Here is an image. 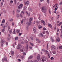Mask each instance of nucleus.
I'll list each match as a JSON object with an SVG mask.
<instances>
[{
  "label": "nucleus",
  "mask_w": 62,
  "mask_h": 62,
  "mask_svg": "<svg viewBox=\"0 0 62 62\" xmlns=\"http://www.w3.org/2000/svg\"><path fill=\"white\" fill-rule=\"evenodd\" d=\"M40 62H47V59L46 58L44 57L40 59Z\"/></svg>",
  "instance_id": "1"
},
{
  "label": "nucleus",
  "mask_w": 62,
  "mask_h": 62,
  "mask_svg": "<svg viewBox=\"0 0 62 62\" xmlns=\"http://www.w3.org/2000/svg\"><path fill=\"white\" fill-rule=\"evenodd\" d=\"M41 10L44 13H46V8L45 6L42 7L41 8Z\"/></svg>",
  "instance_id": "2"
},
{
  "label": "nucleus",
  "mask_w": 62,
  "mask_h": 62,
  "mask_svg": "<svg viewBox=\"0 0 62 62\" xmlns=\"http://www.w3.org/2000/svg\"><path fill=\"white\" fill-rule=\"evenodd\" d=\"M33 20V18H30L29 22H27V24H31V21H32Z\"/></svg>",
  "instance_id": "3"
},
{
  "label": "nucleus",
  "mask_w": 62,
  "mask_h": 62,
  "mask_svg": "<svg viewBox=\"0 0 62 62\" xmlns=\"http://www.w3.org/2000/svg\"><path fill=\"white\" fill-rule=\"evenodd\" d=\"M7 58L6 56H5L4 57V58L2 59V61L4 62V61H7Z\"/></svg>",
  "instance_id": "4"
},
{
  "label": "nucleus",
  "mask_w": 62,
  "mask_h": 62,
  "mask_svg": "<svg viewBox=\"0 0 62 62\" xmlns=\"http://www.w3.org/2000/svg\"><path fill=\"white\" fill-rule=\"evenodd\" d=\"M19 52H23L24 51V49L23 47H21V48L19 50Z\"/></svg>",
  "instance_id": "5"
},
{
  "label": "nucleus",
  "mask_w": 62,
  "mask_h": 62,
  "mask_svg": "<svg viewBox=\"0 0 62 62\" xmlns=\"http://www.w3.org/2000/svg\"><path fill=\"white\" fill-rule=\"evenodd\" d=\"M5 42V41L4 40H1V47H3V44H4V43Z\"/></svg>",
  "instance_id": "6"
},
{
  "label": "nucleus",
  "mask_w": 62,
  "mask_h": 62,
  "mask_svg": "<svg viewBox=\"0 0 62 62\" xmlns=\"http://www.w3.org/2000/svg\"><path fill=\"white\" fill-rule=\"evenodd\" d=\"M51 50L53 51V50H55V49H56V47L55 46H54V45H53L51 46Z\"/></svg>",
  "instance_id": "7"
},
{
  "label": "nucleus",
  "mask_w": 62,
  "mask_h": 62,
  "mask_svg": "<svg viewBox=\"0 0 62 62\" xmlns=\"http://www.w3.org/2000/svg\"><path fill=\"white\" fill-rule=\"evenodd\" d=\"M21 44H18L17 47V49H20L21 48Z\"/></svg>",
  "instance_id": "8"
},
{
  "label": "nucleus",
  "mask_w": 62,
  "mask_h": 62,
  "mask_svg": "<svg viewBox=\"0 0 62 62\" xmlns=\"http://www.w3.org/2000/svg\"><path fill=\"white\" fill-rule=\"evenodd\" d=\"M23 4H21L20 5L18 6V8H19V9L21 8L22 7H23Z\"/></svg>",
  "instance_id": "9"
},
{
  "label": "nucleus",
  "mask_w": 62,
  "mask_h": 62,
  "mask_svg": "<svg viewBox=\"0 0 62 62\" xmlns=\"http://www.w3.org/2000/svg\"><path fill=\"white\" fill-rule=\"evenodd\" d=\"M56 42H59L60 41V38L58 37H57L56 40Z\"/></svg>",
  "instance_id": "10"
},
{
  "label": "nucleus",
  "mask_w": 62,
  "mask_h": 62,
  "mask_svg": "<svg viewBox=\"0 0 62 62\" xmlns=\"http://www.w3.org/2000/svg\"><path fill=\"white\" fill-rule=\"evenodd\" d=\"M37 59L38 60V61H39V59H40V55H39L37 56Z\"/></svg>",
  "instance_id": "11"
},
{
  "label": "nucleus",
  "mask_w": 62,
  "mask_h": 62,
  "mask_svg": "<svg viewBox=\"0 0 62 62\" xmlns=\"http://www.w3.org/2000/svg\"><path fill=\"white\" fill-rule=\"evenodd\" d=\"M29 4V1H28L25 2V4L26 5H28Z\"/></svg>",
  "instance_id": "12"
},
{
  "label": "nucleus",
  "mask_w": 62,
  "mask_h": 62,
  "mask_svg": "<svg viewBox=\"0 0 62 62\" xmlns=\"http://www.w3.org/2000/svg\"><path fill=\"white\" fill-rule=\"evenodd\" d=\"M4 27H3V26H2L3 27H4V28L3 29H2V32H4V31L5 30V26L4 25Z\"/></svg>",
  "instance_id": "13"
},
{
  "label": "nucleus",
  "mask_w": 62,
  "mask_h": 62,
  "mask_svg": "<svg viewBox=\"0 0 62 62\" xmlns=\"http://www.w3.org/2000/svg\"><path fill=\"white\" fill-rule=\"evenodd\" d=\"M41 23H43V24L44 25H45V22H44V21L43 20H42L41 21Z\"/></svg>",
  "instance_id": "14"
},
{
  "label": "nucleus",
  "mask_w": 62,
  "mask_h": 62,
  "mask_svg": "<svg viewBox=\"0 0 62 62\" xmlns=\"http://www.w3.org/2000/svg\"><path fill=\"white\" fill-rule=\"evenodd\" d=\"M48 27H49L51 28V29H52V25H51V24H48Z\"/></svg>",
  "instance_id": "15"
},
{
  "label": "nucleus",
  "mask_w": 62,
  "mask_h": 62,
  "mask_svg": "<svg viewBox=\"0 0 62 62\" xmlns=\"http://www.w3.org/2000/svg\"><path fill=\"white\" fill-rule=\"evenodd\" d=\"M26 14H27L28 16H30V13H28V12L27 11L26 12Z\"/></svg>",
  "instance_id": "16"
},
{
  "label": "nucleus",
  "mask_w": 62,
  "mask_h": 62,
  "mask_svg": "<svg viewBox=\"0 0 62 62\" xmlns=\"http://www.w3.org/2000/svg\"><path fill=\"white\" fill-rule=\"evenodd\" d=\"M36 23H37V25H38L39 23H40V21H36Z\"/></svg>",
  "instance_id": "17"
},
{
  "label": "nucleus",
  "mask_w": 62,
  "mask_h": 62,
  "mask_svg": "<svg viewBox=\"0 0 62 62\" xmlns=\"http://www.w3.org/2000/svg\"><path fill=\"white\" fill-rule=\"evenodd\" d=\"M13 34H16L15 29L13 32Z\"/></svg>",
  "instance_id": "18"
},
{
  "label": "nucleus",
  "mask_w": 62,
  "mask_h": 62,
  "mask_svg": "<svg viewBox=\"0 0 62 62\" xmlns=\"http://www.w3.org/2000/svg\"><path fill=\"white\" fill-rule=\"evenodd\" d=\"M36 27H34L33 29V31H34V33H35V32H36Z\"/></svg>",
  "instance_id": "19"
},
{
  "label": "nucleus",
  "mask_w": 62,
  "mask_h": 62,
  "mask_svg": "<svg viewBox=\"0 0 62 62\" xmlns=\"http://www.w3.org/2000/svg\"><path fill=\"white\" fill-rule=\"evenodd\" d=\"M12 30L11 29L9 31V34H12Z\"/></svg>",
  "instance_id": "20"
},
{
  "label": "nucleus",
  "mask_w": 62,
  "mask_h": 62,
  "mask_svg": "<svg viewBox=\"0 0 62 62\" xmlns=\"http://www.w3.org/2000/svg\"><path fill=\"white\" fill-rule=\"evenodd\" d=\"M11 52L12 55H14V51H11Z\"/></svg>",
  "instance_id": "21"
},
{
  "label": "nucleus",
  "mask_w": 62,
  "mask_h": 62,
  "mask_svg": "<svg viewBox=\"0 0 62 62\" xmlns=\"http://www.w3.org/2000/svg\"><path fill=\"white\" fill-rule=\"evenodd\" d=\"M28 44H27V46H26L25 47V48L27 50L28 49Z\"/></svg>",
  "instance_id": "22"
},
{
  "label": "nucleus",
  "mask_w": 62,
  "mask_h": 62,
  "mask_svg": "<svg viewBox=\"0 0 62 62\" xmlns=\"http://www.w3.org/2000/svg\"><path fill=\"white\" fill-rule=\"evenodd\" d=\"M50 39H51V40L52 41V42H54V39H53V38H52V37H51L50 38Z\"/></svg>",
  "instance_id": "23"
},
{
  "label": "nucleus",
  "mask_w": 62,
  "mask_h": 62,
  "mask_svg": "<svg viewBox=\"0 0 62 62\" xmlns=\"http://www.w3.org/2000/svg\"><path fill=\"white\" fill-rule=\"evenodd\" d=\"M42 28V26H41V25H39L38 26V28L39 29L41 28Z\"/></svg>",
  "instance_id": "24"
},
{
  "label": "nucleus",
  "mask_w": 62,
  "mask_h": 62,
  "mask_svg": "<svg viewBox=\"0 0 62 62\" xmlns=\"http://www.w3.org/2000/svg\"><path fill=\"white\" fill-rule=\"evenodd\" d=\"M21 59L22 60H23L24 58V56L23 55L21 56Z\"/></svg>",
  "instance_id": "25"
},
{
  "label": "nucleus",
  "mask_w": 62,
  "mask_h": 62,
  "mask_svg": "<svg viewBox=\"0 0 62 62\" xmlns=\"http://www.w3.org/2000/svg\"><path fill=\"white\" fill-rule=\"evenodd\" d=\"M62 23V22H61L59 24H57V25L58 26H60V25H61Z\"/></svg>",
  "instance_id": "26"
},
{
  "label": "nucleus",
  "mask_w": 62,
  "mask_h": 62,
  "mask_svg": "<svg viewBox=\"0 0 62 62\" xmlns=\"http://www.w3.org/2000/svg\"><path fill=\"white\" fill-rule=\"evenodd\" d=\"M24 14V12H23V11H22L21 12V14L22 15H23Z\"/></svg>",
  "instance_id": "27"
},
{
  "label": "nucleus",
  "mask_w": 62,
  "mask_h": 62,
  "mask_svg": "<svg viewBox=\"0 0 62 62\" xmlns=\"http://www.w3.org/2000/svg\"><path fill=\"white\" fill-rule=\"evenodd\" d=\"M29 10L30 11H32V9L31 8H29Z\"/></svg>",
  "instance_id": "28"
},
{
  "label": "nucleus",
  "mask_w": 62,
  "mask_h": 62,
  "mask_svg": "<svg viewBox=\"0 0 62 62\" xmlns=\"http://www.w3.org/2000/svg\"><path fill=\"white\" fill-rule=\"evenodd\" d=\"M57 8H58L57 7V6H56V7H55L54 9V10L55 11H56V10H57Z\"/></svg>",
  "instance_id": "29"
},
{
  "label": "nucleus",
  "mask_w": 62,
  "mask_h": 62,
  "mask_svg": "<svg viewBox=\"0 0 62 62\" xmlns=\"http://www.w3.org/2000/svg\"><path fill=\"white\" fill-rule=\"evenodd\" d=\"M13 20V18H11L9 19V21L10 22H12Z\"/></svg>",
  "instance_id": "30"
},
{
  "label": "nucleus",
  "mask_w": 62,
  "mask_h": 62,
  "mask_svg": "<svg viewBox=\"0 0 62 62\" xmlns=\"http://www.w3.org/2000/svg\"><path fill=\"white\" fill-rule=\"evenodd\" d=\"M59 48L60 49H62V46L61 45L60 46H59Z\"/></svg>",
  "instance_id": "31"
},
{
  "label": "nucleus",
  "mask_w": 62,
  "mask_h": 62,
  "mask_svg": "<svg viewBox=\"0 0 62 62\" xmlns=\"http://www.w3.org/2000/svg\"><path fill=\"white\" fill-rule=\"evenodd\" d=\"M33 57V56H30L29 57V59H31V58H32Z\"/></svg>",
  "instance_id": "32"
},
{
  "label": "nucleus",
  "mask_w": 62,
  "mask_h": 62,
  "mask_svg": "<svg viewBox=\"0 0 62 62\" xmlns=\"http://www.w3.org/2000/svg\"><path fill=\"white\" fill-rule=\"evenodd\" d=\"M5 19H3L2 21V23H5Z\"/></svg>",
  "instance_id": "33"
},
{
  "label": "nucleus",
  "mask_w": 62,
  "mask_h": 62,
  "mask_svg": "<svg viewBox=\"0 0 62 62\" xmlns=\"http://www.w3.org/2000/svg\"><path fill=\"white\" fill-rule=\"evenodd\" d=\"M30 44H31V46H34V44H33V43L31 42H30Z\"/></svg>",
  "instance_id": "34"
},
{
  "label": "nucleus",
  "mask_w": 62,
  "mask_h": 62,
  "mask_svg": "<svg viewBox=\"0 0 62 62\" xmlns=\"http://www.w3.org/2000/svg\"><path fill=\"white\" fill-rule=\"evenodd\" d=\"M3 11L4 13H6L7 12V11H6L4 9H3Z\"/></svg>",
  "instance_id": "35"
},
{
  "label": "nucleus",
  "mask_w": 62,
  "mask_h": 62,
  "mask_svg": "<svg viewBox=\"0 0 62 62\" xmlns=\"http://www.w3.org/2000/svg\"><path fill=\"white\" fill-rule=\"evenodd\" d=\"M12 26H14V22H12Z\"/></svg>",
  "instance_id": "36"
},
{
  "label": "nucleus",
  "mask_w": 62,
  "mask_h": 62,
  "mask_svg": "<svg viewBox=\"0 0 62 62\" xmlns=\"http://www.w3.org/2000/svg\"><path fill=\"white\" fill-rule=\"evenodd\" d=\"M18 37H16L15 39L16 40H18Z\"/></svg>",
  "instance_id": "37"
},
{
  "label": "nucleus",
  "mask_w": 62,
  "mask_h": 62,
  "mask_svg": "<svg viewBox=\"0 0 62 62\" xmlns=\"http://www.w3.org/2000/svg\"><path fill=\"white\" fill-rule=\"evenodd\" d=\"M49 0H47V4H49L50 3V2H49Z\"/></svg>",
  "instance_id": "38"
},
{
  "label": "nucleus",
  "mask_w": 62,
  "mask_h": 62,
  "mask_svg": "<svg viewBox=\"0 0 62 62\" xmlns=\"http://www.w3.org/2000/svg\"><path fill=\"white\" fill-rule=\"evenodd\" d=\"M25 43L26 44H27L28 43H27V42H28L27 40H25Z\"/></svg>",
  "instance_id": "39"
},
{
  "label": "nucleus",
  "mask_w": 62,
  "mask_h": 62,
  "mask_svg": "<svg viewBox=\"0 0 62 62\" xmlns=\"http://www.w3.org/2000/svg\"><path fill=\"white\" fill-rule=\"evenodd\" d=\"M50 59L51 60H54V58L53 57H51L50 58Z\"/></svg>",
  "instance_id": "40"
},
{
  "label": "nucleus",
  "mask_w": 62,
  "mask_h": 62,
  "mask_svg": "<svg viewBox=\"0 0 62 62\" xmlns=\"http://www.w3.org/2000/svg\"><path fill=\"white\" fill-rule=\"evenodd\" d=\"M16 12H17V13H19V12H20V10H17L16 11Z\"/></svg>",
  "instance_id": "41"
},
{
  "label": "nucleus",
  "mask_w": 62,
  "mask_h": 62,
  "mask_svg": "<svg viewBox=\"0 0 62 62\" xmlns=\"http://www.w3.org/2000/svg\"><path fill=\"white\" fill-rule=\"evenodd\" d=\"M49 12L50 14H52V12L50 10H49Z\"/></svg>",
  "instance_id": "42"
},
{
  "label": "nucleus",
  "mask_w": 62,
  "mask_h": 62,
  "mask_svg": "<svg viewBox=\"0 0 62 62\" xmlns=\"http://www.w3.org/2000/svg\"><path fill=\"white\" fill-rule=\"evenodd\" d=\"M13 1H12V0H11L10 1V4H12V3H13Z\"/></svg>",
  "instance_id": "43"
},
{
  "label": "nucleus",
  "mask_w": 62,
  "mask_h": 62,
  "mask_svg": "<svg viewBox=\"0 0 62 62\" xmlns=\"http://www.w3.org/2000/svg\"><path fill=\"white\" fill-rule=\"evenodd\" d=\"M40 36L41 37H43V34L42 33L40 34Z\"/></svg>",
  "instance_id": "44"
},
{
  "label": "nucleus",
  "mask_w": 62,
  "mask_h": 62,
  "mask_svg": "<svg viewBox=\"0 0 62 62\" xmlns=\"http://www.w3.org/2000/svg\"><path fill=\"white\" fill-rule=\"evenodd\" d=\"M9 29H10V26H8V31H9Z\"/></svg>",
  "instance_id": "45"
},
{
  "label": "nucleus",
  "mask_w": 62,
  "mask_h": 62,
  "mask_svg": "<svg viewBox=\"0 0 62 62\" xmlns=\"http://www.w3.org/2000/svg\"><path fill=\"white\" fill-rule=\"evenodd\" d=\"M16 17H17V18L20 17V15H19V14H18L17 15V16Z\"/></svg>",
  "instance_id": "46"
},
{
  "label": "nucleus",
  "mask_w": 62,
  "mask_h": 62,
  "mask_svg": "<svg viewBox=\"0 0 62 62\" xmlns=\"http://www.w3.org/2000/svg\"><path fill=\"white\" fill-rule=\"evenodd\" d=\"M53 53L54 54H56V52L53 51Z\"/></svg>",
  "instance_id": "47"
},
{
  "label": "nucleus",
  "mask_w": 62,
  "mask_h": 62,
  "mask_svg": "<svg viewBox=\"0 0 62 62\" xmlns=\"http://www.w3.org/2000/svg\"><path fill=\"white\" fill-rule=\"evenodd\" d=\"M57 5H56V4H55V5L54 6H53V8H54V7H56V6H57Z\"/></svg>",
  "instance_id": "48"
},
{
  "label": "nucleus",
  "mask_w": 62,
  "mask_h": 62,
  "mask_svg": "<svg viewBox=\"0 0 62 62\" xmlns=\"http://www.w3.org/2000/svg\"><path fill=\"white\" fill-rule=\"evenodd\" d=\"M49 44V43H48L47 44V49H48V45Z\"/></svg>",
  "instance_id": "49"
},
{
  "label": "nucleus",
  "mask_w": 62,
  "mask_h": 62,
  "mask_svg": "<svg viewBox=\"0 0 62 62\" xmlns=\"http://www.w3.org/2000/svg\"><path fill=\"white\" fill-rule=\"evenodd\" d=\"M39 40L37 39V38L36 39V40L37 41H38Z\"/></svg>",
  "instance_id": "50"
},
{
  "label": "nucleus",
  "mask_w": 62,
  "mask_h": 62,
  "mask_svg": "<svg viewBox=\"0 0 62 62\" xmlns=\"http://www.w3.org/2000/svg\"><path fill=\"white\" fill-rule=\"evenodd\" d=\"M46 30V28H43V30Z\"/></svg>",
  "instance_id": "51"
},
{
  "label": "nucleus",
  "mask_w": 62,
  "mask_h": 62,
  "mask_svg": "<svg viewBox=\"0 0 62 62\" xmlns=\"http://www.w3.org/2000/svg\"><path fill=\"white\" fill-rule=\"evenodd\" d=\"M17 33H20V30H18L17 31Z\"/></svg>",
  "instance_id": "52"
},
{
  "label": "nucleus",
  "mask_w": 62,
  "mask_h": 62,
  "mask_svg": "<svg viewBox=\"0 0 62 62\" xmlns=\"http://www.w3.org/2000/svg\"><path fill=\"white\" fill-rule=\"evenodd\" d=\"M1 6H3V2H1Z\"/></svg>",
  "instance_id": "53"
},
{
  "label": "nucleus",
  "mask_w": 62,
  "mask_h": 62,
  "mask_svg": "<svg viewBox=\"0 0 62 62\" xmlns=\"http://www.w3.org/2000/svg\"><path fill=\"white\" fill-rule=\"evenodd\" d=\"M29 48L30 49H32V47H31L30 46H29Z\"/></svg>",
  "instance_id": "54"
},
{
  "label": "nucleus",
  "mask_w": 62,
  "mask_h": 62,
  "mask_svg": "<svg viewBox=\"0 0 62 62\" xmlns=\"http://www.w3.org/2000/svg\"><path fill=\"white\" fill-rule=\"evenodd\" d=\"M22 34V33H19V35H18L19 36H20L21 35V34Z\"/></svg>",
  "instance_id": "55"
},
{
  "label": "nucleus",
  "mask_w": 62,
  "mask_h": 62,
  "mask_svg": "<svg viewBox=\"0 0 62 62\" xmlns=\"http://www.w3.org/2000/svg\"><path fill=\"white\" fill-rule=\"evenodd\" d=\"M14 1H15V3L16 5V0H14Z\"/></svg>",
  "instance_id": "56"
},
{
  "label": "nucleus",
  "mask_w": 62,
  "mask_h": 62,
  "mask_svg": "<svg viewBox=\"0 0 62 62\" xmlns=\"http://www.w3.org/2000/svg\"><path fill=\"white\" fill-rule=\"evenodd\" d=\"M23 55H26V53H23Z\"/></svg>",
  "instance_id": "57"
},
{
  "label": "nucleus",
  "mask_w": 62,
  "mask_h": 62,
  "mask_svg": "<svg viewBox=\"0 0 62 62\" xmlns=\"http://www.w3.org/2000/svg\"><path fill=\"white\" fill-rule=\"evenodd\" d=\"M44 0H40V2H42V1H43Z\"/></svg>",
  "instance_id": "58"
},
{
  "label": "nucleus",
  "mask_w": 62,
  "mask_h": 62,
  "mask_svg": "<svg viewBox=\"0 0 62 62\" xmlns=\"http://www.w3.org/2000/svg\"><path fill=\"white\" fill-rule=\"evenodd\" d=\"M46 33L48 34V35H49V32H48V31H46Z\"/></svg>",
  "instance_id": "59"
},
{
  "label": "nucleus",
  "mask_w": 62,
  "mask_h": 62,
  "mask_svg": "<svg viewBox=\"0 0 62 62\" xmlns=\"http://www.w3.org/2000/svg\"><path fill=\"white\" fill-rule=\"evenodd\" d=\"M23 23V21L22 20L21 21V23L22 24Z\"/></svg>",
  "instance_id": "60"
},
{
  "label": "nucleus",
  "mask_w": 62,
  "mask_h": 62,
  "mask_svg": "<svg viewBox=\"0 0 62 62\" xmlns=\"http://www.w3.org/2000/svg\"><path fill=\"white\" fill-rule=\"evenodd\" d=\"M23 15H22L21 14H20V17H21V18H22V17H23Z\"/></svg>",
  "instance_id": "61"
},
{
  "label": "nucleus",
  "mask_w": 62,
  "mask_h": 62,
  "mask_svg": "<svg viewBox=\"0 0 62 62\" xmlns=\"http://www.w3.org/2000/svg\"><path fill=\"white\" fill-rule=\"evenodd\" d=\"M38 43H40L41 41H40V40H39V41H38Z\"/></svg>",
  "instance_id": "62"
},
{
  "label": "nucleus",
  "mask_w": 62,
  "mask_h": 62,
  "mask_svg": "<svg viewBox=\"0 0 62 62\" xmlns=\"http://www.w3.org/2000/svg\"><path fill=\"white\" fill-rule=\"evenodd\" d=\"M18 61H19L20 62L21 61V60H20V59H18Z\"/></svg>",
  "instance_id": "63"
},
{
  "label": "nucleus",
  "mask_w": 62,
  "mask_h": 62,
  "mask_svg": "<svg viewBox=\"0 0 62 62\" xmlns=\"http://www.w3.org/2000/svg\"><path fill=\"white\" fill-rule=\"evenodd\" d=\"M33 62H38L37 60H35Z\"/></svg>",
  "instance_id": "64"
}]
</instances>
